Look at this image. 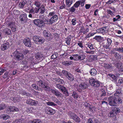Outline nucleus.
<instances>
[{
    "label": "nucleus",
    "mask_w": 123,
    "mask_h": 123,
    "mask_svg": "<svg viewBox=\"0 0 123 123\" xmlns=\"http://www.w3.org/2000/svg\"><path fill=\"white\" fill-rule=\"evenodd\" d=\"M108 101L109 105H111L116 106L117 104L121 103L122 99L119 96H111L108 98Z\"/></svg>",
    "instance_id": "nucleus-1"
},
{
    "label": "nucleus",
    "mask_w": 123,
    "mask_h": 123,
    "mask_svg": "<svg viewBox=\"0 0 123 123\" xmlns=\"http://www.w3.org/2000/svg\"><path fill=\"white\" fill-rule=\"evenodd\" d=\"M50 12L48 15V17L49 16L52 17L49 19V24H51L56 21L58 19V16L55 14V12L54 9H51L50 10Z\"/></svg>",
    "instance_id": "nucleus-2"
},
{
    "label": "nucleus",
    "mask_w": 123,
    "mask_h": 123,
    "mask_svg": "<svg viewBox=\"0 0 123 123\" xmlns=\"http://www.w3.org/2000/svg\"><path fill=\"white\" fill-rule=\"evenodd\" d=\"M32 39L35 43L39 44H43L45 41V39L43 37L39 36H34Z\"/></svg>",
    "instance_id": "nucleus-3"
},
{
    "label": "nucleus",
    "mask_w": 123,
    "mask_h": 123,
    "mask_svg": "<svg viewBox=\"0 0 123 123\" xmlns=\"http://www.w3.org/2000/svg\"><path fill=\"white\" fill-rule=\"evenodd\" d=\"M33 23L37 26L40 27H44L45 23L42 19H37L33 20Z\"/></svg>",
    "instance_id": "nucleus-4"
},
{
    "label": "nucleus",
    "mask_w": 123,
    "mask_h": 123,
    "mask_svg": "<svg viewBox=\"0 0 123 123\" xmlns=\"http://www.w3.org/2000/svg\"><path fill=\"white\" fill-rule=\"evenodd\" d=\"M69 117L72 118V119L76 122L79 123L81 122V119L74 113L70 112L68 113Z\"/></svg>",
    "instance_id": "nucleus-5"
},
{
    "label": "nucleus",
    "mask_w": 123,
    "mask_h": 123,
    "mask_svg": "<svg viewBox=\"0 0 123 123\" xmlns=\"http://www.w3.org/2000/svg\"><path fill=\"white\" fill-rule=\"evenodd\" d=\"M14 59L17 61H19L23 59L24 55L22 53L17 51H15L14 53Z\"/></svg>",
    "instance_id": "nucleus-6"
},
{
    "label": "nucleus",
    "mask_w": 123,
    "mask_h": 123,
    "mask_svg": "<svg viewBox=\"0 0 123 123\" xmlns=\"http://www.w3.org/2000/svg\"><path fill=\"white\" fill-rule=\"evenodd\" d=\"M89 81L90 85L93 87H98L100 86L99 82L93 78H90Z\"/></svg>",
    "instance_id": "nucleus-7"
},
{
    "label": "nucleus",
    "mask_w": 123,
    "mask_h": 123,
    "mask_svg": "<svg viewBox=\"0 0 123 123\" xmlns=\"http://www.w3.org/2000/svg\"><path fill=\"white\" fill-rule=\"evenodd\" d=\"M120 112V110L119 108L117 107H115L112 109V111L110 112V117H113L116 116V115Z\"/></svg>",
    "instance_id": "nucleus-8"
},
{
    "label": "nucleus",
    "mask_w": 123,
    "mask_h": 123,
    "mask_svg": "<svg viewBox=\"0 0 123 123\" xmlns=\"http://www.w3.org/2000/svg\"><path fill=\"white\" fill-rule=\"evenodd\" d=\"M120 112V110L119 108L117 107H115L112 109V111L110 112V117H113L116 116V115Z\"/></svg>",
    "instance_id": "nucleus-9"
},
{
    "label": "nucleus",
    "mask_w": 123,
    "mask_h": 123,
    "mask_svg": "<svg viewBox=\"0 0 123 123\" xmlns=\"http://www.w3.org/2000/svg\"><path fill=\"white\" fill-rule=\"evenodd\" d=\"M19 18L21 23L23 24L26 23L28 19L26 14H25L20 15Z\"/></svg>",
    "instance_id": "nucleus-10"
},
{
    "label": "nucleus",
    "mask_w": 123,
    "mask_h": 123,
    "mask_svg": "<svg viewBox=\"0 0 123 123\" xmlns=\"http://www.w3.org/2000/svg\"><path fill=\"white\" fill-rule=\"evenodd\" d=\"M23 43L27 47H30L31 46V43L30 39L29 38L24 39L23 41Z\"/></svg>",
    "instance_id": "nucleus-11"
},
{
    "label": "nucleus",
    "mask_w": 123,
    "mask_h": 123,
    "mask_svg": "<svg viewBox=\"0 0 123 123\" xmlns=\"http://www.w3.org/2000/svg\"><path fill=\"white\" fill-rule=\"evenodd\" d=\"M45 111L48 114L50 115H52L55 113V111L52 108L49 107H47L45 108Z\"/></svg>",
    "instance_id": "nucleus-12"
},
{
    "label": "nucleus",
    "mask_w": 123,
    "mask_h": 123,
    "mask_svg": "<svg viewBox=\"0 0 123 123\" xmlns=\"http://www.w3.org/2000/svg\"><path fill=\"white\" fill-rule=\"evenodd\" d=\"M51 92L56 96L57 97H61L62 96V94L56 90L51 89Z\"/></svg>",
    "instance_id": "nucleus-13"
},
{
    "label": "nucleus",
    "mask_w": 123,
    "mask_h": 123,
    "mask_svg": "<svg viewBox=\"0 0 123 123\" xmlns=\"http://www.w3.org/2000/svg\"><path fill=\"white\" fill-rule=\"evenodd\" d=\"M9 43L7 42L4 43L1 46V49L3 51L7 49L9 47Z\"/></svg>",
    "instance_id": "nucleus-14"
},
{
    "label": "nucleus",
    "mask_w": 123,
    "mask_h": 123,
    "mask_svg": "<svg viewBox=\"0 0 123 123\" xmlns=\"http://www.w3.org/2000/svg\"><path fill=\"white\" fill-rule=\"evenodd\" d=\"M3 31L5 33L8 35H10L12 34L11 30L7 28H6L4 29H3Z\"/></svg>",
    "instance_id": "nucleus-15"
},
{
    "label": "nucleus",
    "mask_w": 123,
    "mask_h": 123,
    "mask_svg": "<svg viewBox=\"0 0 123 123\" xmlns=\"http://www.w3.org/2000/svg\"><path fill=\"white\" fill-rule=\"evenodd\" d=\"M88 85L86 83H81L80 84L79 86L80 89H86L88 87Z\"/></svg>",
    "instance_id": "nucleus-16"
},
{
    "label": "nucleus",
    "mask_w": 123,
    "mask_h": 123,
    "mask_svg": "<svg viewBox=\"0 0 123 123\" xmlns=\"http://www.w3.org/2000/svg\"><path fill=\"white\" fill-rule=\"evenodd\" d=\"M101 94L100 95L101 99H103L105 98V96L106 95V92L105 90L103 89H101Z\"/></svg>",
    "instance_id": "nucleus-17"
},
{
    "label": "nucleus",
    "mask_w": 123,
    "mask_h": 123,
    "mask_svg": "<svg viewBox=\"0 0 123 123\" xmlns=\"http://www.w3.org/2000/svg\"><path fill=\"white\" fill-rule=\"evenodd\" d=\"M7 26L10 27L11 28H13V27H15V23L14 22H8L6 23Z\"/></svg>",
    "instance_id": "nucleus-18"
},
{
    "label": "nucleus",
    "mask_w": 123,
    "mask_h": 123,
    "mask_svg": "<svg viewBox=\"0 0 123 123\" xmlns=\"http://www.w3.org/2000/svg\"><path fill=\"white\" fill-rule=\"evenodd\" d=\"M27 3V2L26 0L23 1L22 2H20L18 4L19 7L20 8H23L25 5Z\"/></svg>",
    "instance_id": "nucleus-19"
},
{
    "label": "nucleus",
    "mask_w": 123,
    "mask_h": 123,
    "mask_svg": "<svg viewBox=\"0 0 123 123\" xmlns=\"http://www.w3.org/2000/svg\"><path fill=\"white\" fill-rule=\"evenodd\" d=\"M66 6L68 8L73 3V0H66Z\"/></svg>",
    "instance_id": "nucleus-20"
},
{
    "label": "nucleus",
    "mask_w": 123,
    "mask_h": 123,
    "mask_svg": "<svg viewBox=\"0 0 123 123\" xmlns=\"http://www.w3.org/2000/svg\"><path fill=\"white\" fill-rule=\"evenodd\" d=\"M45 37L46 38L47 40H48L49 41L52 39L53 37L52 35L51 34L50 32L48 34V35H47L45 36Z\"/></svg>",
    "instance_id": "nucleus-21"
},
{
    "label": "nucleus",
    "mask_w": 123,
    "mask_h": 123,
    "mask_svg": "<svg viewBox=\"0 0 123 123\" xmlns=\"http://www.w3.org/2000/svg\"><path fill=\"white\" fill-rule=\"evenodd\" d=\"M104 67L106 69H112L113 68V67L112 66L111 64H104Z\"/></svg>",
    "instance_id": "nucleus-22"
},
{
    "label": "nucleus",
    "mask_w": 123,
    "mask_h": 123,
    "mask_svg": "<svg viewBox=\"0 0 123 123\" xmlns=\"http://www.w3.org/2000/svg\"><path fill=\"white\" fill-rule=\"evenodd\" d=\"M90 73L92 75L94 76L96 74V70L94 68L92 69L90 71Z\"/></svg>",
    "instance_id": "nucleus-23"
},
{
    "label": "nucleus",
    "mask_w": 123,
    "mask_h": 123,
    "mask_svg": "<svg viewBox=\"0 0 123 123\" xmlns=\"http://www.w3.org/2000/svg\"><path fill=\"white\" fill-rule=\"evenodd\" d=\"M38 15L37 13L34 12L32 14H30L29 15V17L30 18H37L38 16Z\"/></svg>",
    "instance_id": "nucleus-24"
},
{
    "label": "nucleus",
    "mask_w": 123,
    "mask_h": 123,
    "mask_svg": "<svg viewBox=\"0 0 123 123\" xmlns=\"http://www.w3.org/2000/svg\"><path fill=\"white\" fill-rule=\"evenodd\" d=\"M42 87L44 88L45 90L48 91H50L51 90L50 87L49 86L46 85L45 84L44 85L42 86Z\"/></svg>",
    "instance_id": "nucleus-25"
},
{
    "label": "nucleus",
    "mask_w": 123,
    "mask_h": 123,
    "mask_svg": "<svg viewBox=\"0 0 123 123\" xmlns=\"http://www.w3.org/2000/svg\"><path fill=\"white\" fill-rule=\"evenodd\" d=\"M56 86L58 88L61 90V91L64 90L65 87H63V86L59 84H56Z\"/></svg>",
    "instance_id": "nucleus-26"
},
{
    "label": "nucleus",
    "mask_w": 123,
    "mask_h": 123,
    "mask_svg": "<svg viewBox=\"0 0 123 123\" xmlns=\"http://www.w3.org/2000/svg\"><path fill=\"white\" fill-rule=\"evenodd\" d=\"M93 39H95L98 42H100L102 40V37L100 36H96L93 38Z\"/></svg>",
    "instance_id": "nucleus-27"
},
{
    "label": "nucleus",
    "mask_w": 123,
    "mask_h": 123,
    "mask_svg": "<svg viewBox=\"0 0 123 123\" xmlns=\"http://www.w3.org/2000/svg\"><path fill=\"white\" fill-rule=\"evenodd\" d=\"M42 57V55L41 54V53H37L35 55V57L37 59L41 58Z\"/></svg>",
    "instance_id": "nucleus-28"
},
{
    "label": "nucleus",
    "mask_w": 123,
    "mask_h": 123,
    "mask_svg": "<svg viewBox=\"0 0 123 123\" xmlns=\"http://www.w3.org/2000/svg\"><path fill=\"white\" fill-rule=\"evenodd\" d=\"M113 54H114V56L117 59H120L121 57L119 54L115 52H113Z\"/></svg>",
    "instance_id": "nucleus-29"
},
{
    "label": "nucleus",
    "mask_w": 123,
    "mask_h": 123,
    "mask_svg": "<svg viewBox=\"0 0 123 123\" xmlns=\"http://www.w3.org/2000/svg\"><path fill=\"white\" fill-rule=\"evenodd\" d=\"M45 7L44 6H42L41 7H40L39 9H40V13L41 14H43L45 12Z\"/></svg>",
    "instance_id": "nucleus-30"
},
{
    "label": "nucleus",
    "mask_w": 123,
    "mask_h": 123,
    "mask_svg": "<svg viewBox=\"0 0 123 123\" xmlns=\"http://www.w3.org/2000/svg\"><path fill=\"white\" fill-rule=\"evenodd\" d=\"M107 43H106V47H109L111 44L112 42L110 38H108L107 39Z\"/></svg>",
    "instance_id": "nucleus-31"
},
{
    "label": "nucleus",
    "mask_w": 123,
    "mask_h": 123,
    "mask_svg": "<svg viewBox=\"0 0 123 123\" xmlns=\"http://www.w3.org/2000/svg\"><path fill=\"white\" fill-rule=\"evenodd\" d=\"M30 123H42V122L40 119H36L30 122Z\"/></svg>",
    "instance_id": "nucleus-32"
},
{
    "label": "nucleus",
    "mask_w": 123,
    "mask_h": 123,
    "mask_svg": "<svg viewBox=\"0 0 123 123\" xmlns=\"http://www.w3.org/2000/svg\"><path fill=\"white\" fill-rule=\"evenodd\" d=\"M121 94L122 93L120 90L118 89L116 91V92L115 93L114 95L116 96L115 97L118 96V95H121Z\"/></svg>",
    "instance_id": "nucleus-33"
},
{
    "label": "nucleus",
    "mask_w": 123,
    "mask_h": 123,
    "mask_svg": "<svg viewBox=\"0 0 123 123\" xmlns=\"http://www.w3.org/2000/svg\"><path fill=\"white\" fill-rule=\"evenodd\" d=\"M73 57L74 58V60H80L79 54H76L73 55Z\"/></svg>",
    "instance_id": "nucleus-34"
},
{
    "label": "nucleus",
    "mask_w": 123,
    "mask_h": 123,
    "mask_svg": "<svg viewBox=\"0 0 123 123\" xmlns=\"http://www.w3.org/2000/svg\"><path fill=\"white\" fill-rule=\"evenodd\" d=\"M80 1H78L76 2L74 5V6L75 8L78 7L80 5Z\"/></svg>",
    "instance_id": "nucleus-35"
},
{
    "label": "nucleus",
    "mask_w": 123,
    "mask_h": 123,
    "mask_svg": "<svg viewBox=\"0 0 123 123\" xmlns=\"http://www.w3.org/2000/svg\"><path fill=\"white\" fill-rule=\"evenodd\" d=\"M47 104L49 106H55L57 105L53 102H47Z\"/></svg>",
    "instance_id": "nucleus-36"
},
{
    "label": "nucleus",
    "mask_w": 123,
    "mask_h": 123,
    "mask_svg": "<svg viewBox=\"0 0 123 123\" xmlns=\"http://www.w3.org/2000/svg\"><path fill=\"white\" fill-rule=\"evenodd\" d=\"M62 91L63 94H65L66 96H68V92L65 87V89H64V90Z\"/></svg>",
    "instance_id": "nucleus-37"
},
{
    "label": "nucleus",
    "mask_w": 123,
    "mask_h": 123,
    "mask_svg": "<svg viewBox=\"0 0 123 123\" xmlns=\"http://www.w3.org/2000/svg\"><path fill=\"white\" fill-rule=\"evenodd\" d=\"M2 118L4 120H6L10 118V116L7 115H3L2 116Z\"/></svg>",
    "instance_id": "nucleus-38"
},
{
    "label": "nucleus",
    "mask_w": 123,
    "mask_h": 123,
    "mask_svg": "<svg viewBox=\"0 0 123 123\" xmlns=\"http://www.w3.org/2000/svg\"><path fill=\"white\" fill-rule=\"evenodd\" d=\"M12 111H19V109L13 106H11Z\"/></svg>",
    "instance_id": "nucleus-39"
},
{
    "label": "nucleus",
    "mask_w": 123,
    "mask_h": 123,
    "mask_svg": "<svg viewBox=\"0 0 123 123\" xmlns=\"http://www.w3.org/2000/svg\"><path fill=\"white\" fill-rule=\"evenodd\" d=\"M116 17H117V18H113V21L114 22H115L118 21H119V19H120L121 17L119 15H118L116 16Z\"/></svg>",
    "instance_id": "nucleus-40"
},
{
    "label": "nucleus",
    "mask_w": 123,
    "mask_h": 123,
    "mask_svg": "<svg viewBox=\"0 0 123 123\" xmlns=\"http://www.w3.org/2000/svg\"><path fill=\"white\" fill-rule=\"evenodd\" d=\"M31 86L34 88L36 90H40L41 89V88L37 86L35 84H32L31 85Z\"/></svg>",
    "instance_id": "nucleus-41"
},
{
    "label": "nucleus",
    "mask_w": 123,
    "mask_h": 123,
    "mask_svg": "<svg viewBox=\"0 0 123 123\" xmlns=\"http://www.w3.org/2000/svg\"><path fill=\"white\" fill-rule=\"evenodd\" d=\"M53 79L55 81L57 82H59L60 83H61L62 81H63V80L58 78H53Z\"/></svg>",
    "instance_id": "nucleus-42"
},
{
    "label": "nucleus",
    "mask_w": 123,
    "mask_h": 123,
    "mask_svg": "<svg viewBox=\"0 0 123 123\" xmlns=\"http://www.w3.org/2000/svg\"><path fill=\"white\" fill-rule=\"evenodd\" d=\"M115 50L116 51H118L119 52H123V48H117L115 49Z\"/></svg>",
    "instance_id": "nucleus-43"
},
{
    "label": "nucleus",
    "mask_w": 123,
    "mask_h": 123,
    "mask_svg": "<svg viewBox=\"0 0 123 123\" xmlns=\"http://www.w3.org/2000/svg\"><path fill=\"white\" fill-rule=\"evenodd\" d=\"M79 56L80 59V60H83L85 58L86 56L84 54H79Z\"/></svg>",
    "instance_id": "nucleus-44"
},
{
    "label": "nucleus",
    "mask_w": 123,
    "mask_h": 123,
    "mask_svg": "<svg viewBox=\"0 0 123 123\" xmlns=\"http://www.w3.org/2000/svg\"><path fill=\"white\" fill-rule=\"evenodd\" d=\"M66 42L67 45H69L70 44V42H71V39L69 37H68L66 39Z\"/></svg>",
    "instance_id": "nucleus-45"
},
{
    "label": "nucleus",
    "mask_w": 123,
    "mask_h": 123,
    "mask_svg": "<svg viewBox=\"0 0 123 123\" xmlns=\"http://www.w3.org/2000/svg\"><path fill=\"white\" fill-rule=\"evenodd\" d=\"M11 99H12L13 101L15 102H18L19 101V98L18 97H15L14 98H12Z\"/></svg>",
    "instance_id": "nucleus-46"
},
{
    "label": "nucleus",
    "mask_w": 123,
    "mask_h": 123,
    "mask_svg": "<svg viewBox=\"0 0 123 123\" xmlns=\"http://www.w3.org/2000/svg\"><path fill=\"white\" fill-rule=\"evenodd\" d=\"M37 104V101H36L35 100H32V101L31 105H35Z\"/></svg>",
    "instance_id": "nucleus-47"
},
{
    "label": "nucleus",
    "mask_w": 123,
    "mask_h": 123,
    "mask_svg": "<svg viewBox=\"0 0 123 123\" xmlns=\"http://www.w3.org/2000/svg\"><path fill=\"white\" fill-rule=\"evenodd\" d=\"M97 31L98 32V33H102L103 32H104V31L103 29V27L97 30Z\"/></svg>",
    "instance_id": "nucleus-48"
},
{
    "label": "nucleus",
    "mask_w": 123,
    "mask_h": 123,
    "mask_svg": "<svg viewBox=\"0 0 123 123\" xmlns=\"http://www.w3.org/2000/svg\"><path fill=\"white\" fill-rule=\"evenodd\" d=\"M11 109H12L11 106L8 107V108H7V109L6 111V112L7 113H9L10 112L9 111H12Z\"/></svg>",
    "instance_id": "nucleus-49"
},
{
    "label": "nucleus",
    "mask_w": 123,
    "mask_h": 123,
    "mask_svg": "<svg viewBox=\"0 0 123 123\" xmlns=\"http://www.w3.org/2000/svg\"><path fill=\"white\" fill-rule=\"evenodd\" d=\"M14 123H22V122L21 119H18L15 120Z\"/></svg>",
    "instance_id": "nucleus-50"
},
{
    "label": "nucleus",
    "mask_w": 123,
    "mask_h": 123,
    "mask_svg": "<svg viewBox=\"0 0 123 123\" xmlns=\"http://www.w3.org/2000/svg\"><path fill=\"white\" fill-rule=\"evenodd\" d=\"M39 84V85L41 86L42 87V86L44 85L45 83H43V82L42 81V80H40L39 81V83H38Z\"/></svg>",
    "instance_id": "nucleus-51"
},
{
    "label": "nucleus",
    "mask_w": 123,
    "mask_h": 123,
    "mask_svg": "<svg viewBox=\"0 0 123 123\" xmlns=\"http://www.w3.org/2000/svg\"><path fill=\"white\" fill-rule=\"evenodd\" d=\"M49 32L47 30H44L43 32V33L44 34V37L46 36L47 35H48Z\"/></svg>",
    "instance_id": "nucleus-52"
},
{
    "label": "nucleus",
    "mask_w": 123,
    "mask_h": 123,
    "mask_svg": "<svg viewBox=\"0 0 123 123\" xmlns=\"http://www.w3.org/2000/svg\"><path fill=\"white\" fill-rule=\"evenodd\" d=\"M95 107L94 106H92L91 107L90 106V109H89V110L90 111L92 112H93V110H95Z\"/></svg>",
    "instance_id": "nucleus-53"
},
{
    "label": "nucleus",
    "mask_w": 123,
    "mask_h": 123,
    "mask_svg": "<svg viewBox=\"0 0 123 123\" xmlns=\"http://www.w3.org/2000/svg\"><path fill=\"white\" fill-rule=\"evenodd\" d=\"M103 31H104V32H107L108 31V27L107 26L106 27H103Z\"/></svg>",
    "instance_id": "nucleus-54"
},
{
    "label": "nucleus",
    "mask_w": 123,
    "mask_h": 123,
    "mask_svg": "<svg viewBox=\"0 0 123 123\" xmlns=\"http://www.w3.org/2000/svg\"><path fill=\"white\" fill-rule=\"evenodd\" d=\"M72 22V24L73 25H75L76 23V19L75 18L73 19L71 21Z\"/></svg>",
    "instance_id": "nucleus-55"
},
{
    "label": "nucleus",
    "mask_w": 123,
    "mask_h": 123,
    "mask_svg": "<svg viewBox=\"0 0 123 123\" xmlns=\"http://www.w3.org/2000/svg\"><path fill=\"white\" fill-rule=\"evenodd\" d=\"M62 73L65 76H67V74H68V72L64 70H63L62 72Z\"/></svg>",
    "instance_id": "nucleus-56"
},
{
    "label": "nucleus",
    "mask_w": 123,
    "mask_h": 123,
    "mask_svg": "<svg viewBox=\"0 0 123 123\" xmlns=\"http://www.w3.org/2000/svg\"><path fill=\"white\" fill-rule=\"evenodd\" d=\"M107 13L111 15V16H113L114 15L113 13L111 11L109 10H107Z\"/></svg>",
    "instance_id": "nucleus-57"
},
{
    "label": "nucleus",
    "mask_w": 123,
    "mask_h": 123,
    "mask_svg": "<svg viewBox=\"0 0 123 123\" xmlns=\"http://www.w3.org/2000/svg\"><path fill=\"white\" fill-rule=\"evenodd\" d=\"M114 0H109L108 1L106 2V4H111V3H113L114 2Z\"/></svg>",
    "instance_id": "nucleus-58"
},
{
    "label": "nucleus",
    "mask_w": 123,
    "mask_h": 123,
    "mask_svg": "<svg viewBox=\"0 0 123 123\" xmlns=\"http://www.w3.org/2000/svg\"><path fill=\"white\" fill-rule=\"evenodd\" d=\"M57 57V54H53L51 56V58L52 59L56 58Z\"/></svg>",
    "instance_id": "nucleus-59"
},
{
    "label": "nucleus",
    "mask_w": 123,
    "mask_h": 123,
    "mask_svg": "<svg viewBox=\"0 0 123 123\" xmlns=\"http://www.w3.org/2000/svg\"><path fill=\"white\" fill-rule=\"evenodd\" d=\"M74 6H73L69 9L70 12H73L75 11L76 9L74 8Z\"/></svg>",
    "instance_id": "nucleus-60"
},
{
    "label": "nucleus",
    "mask_w": 123,
    "mask_h": 123,
    "mask_svg": "<svg viewBox=\"0 0 123 123\" xmlns=\"http://www.w3.org/2000/svg\"><path fill=\"white\" fill-rule=\"evenodd\" d=\"M86 0H80V4L81 6L82 7L84 6Z\"/></svg>",
    "instance_id": "nucleus-61"
},
{
    "label": "nucleus",
    "mask_w": 123,
    "mask_h": 123,
    "mask_svg": "<svg viewBox=\"0 0 123 123\" xmlns=\"http://www.w3.org/2000/svg\"><path fill=\"white\" fill-rule=\"evenodd\" d=\"M32 100L31 99H28L27 100L26 103L28 104L31 105Z\"/></svg>",
    "instance_id": "nucleus-62"
},
{
    "label": "nucleus",
    "mask_w": 123,
    "mask_h": 123,
    "mask_svg": "<svg viewBox=\"0 0 123 123\" xmlns=\"http://www.w3.org/2000/svg\"><path fill=\"white\" fill-rule=\"evenodd\" d=\"M35 5H36L38 7H39L40 5V3L38 2L37 1L35 2Z\"/></svg>",
    "instance_id": "nucleus-63"
},
{
    "label": "nucleus",
    "mask_w": 123,
    "mask_h": 123,
    "mask_svg": "<svg viewBox=\"0 0 123 123\" xmlns=\"http://www.w3.org/2000/svg\"><path fill=\"white\" fill-rule=\"evenodd\" d=\"M5 108V106L2 105H0V111L3 110Z\"/></svg>",
    "instance_id": "nucleus-64"
}]
</instances>
